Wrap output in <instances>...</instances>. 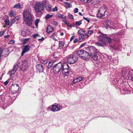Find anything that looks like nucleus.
Segmentation results:
<instances>
[{
    "instance_id": "1",
    "label": "nucleus",
    "mask_w": 133,
    "mask_h": 133,
    "mask_svg": "<svg viewBox=\"0 0 133 133\" xmlns=\"http://www.w3.org/2000/svg\"><path fill=\"white\" fill-rule=\"evenodd\" d=\"M23 16L24 19L25 24L28 25H30L32 24L33 17V15L29 12L28 9H25L23 11Z\"/></svg>"
},
{
    "instance_id": "2",
    "label": "nucleus",
    "mask_w": 133,
    "mask_h": 133,
    "mask_svg": "<svg viewBox=\"0 0 133 133\" xmlns=\"http://www.w3.org/2000/svg\"><path fill=\"white\" fill-rule=\"evenodd\" d=\"M85 50L90 54V57L96 61L97 60L98 57L97 55V49L95 47L90 45L86 48Z\"/></svg>"
},
{
    "instance_id": "3",
    "label": "nucleus",
    "mask_w": 133,
    "mask_h": 133,
    "mask_svg": "<svg viewBox=\"0 0 133 133\" xmlns=\"http://www.w3.org/2000/svg\"><path fill=\"white\" fill-rule=\"evenodd\" d=\"M76 52V53L82 59L86 61L89 59L90 56L89 53L86 51L83 50H80Z\"/></svg>"
},
{
    "instance_id": "4",
    "label": "nucleus",
    "mask_w": 133,
    "mask_h": 133,
    "mask_svg": "<svg viewBox=\"0 0 133 133\" xmlns=\"http://www.w3.org/2000/svg\"><path fill=\"white\" fill-rule=\"evenodd\" d=\"M61 66L62 76L64 77L68 76L69 73V69L67 63H61Z\"/></svg>"
},
{
    "instance_id": "5",
    "label": "nucleus",
    "mask_w": 133,
    "mask_h": 133,
    "mask_svg": "<svg viewBox=\"0 0 133 133\" xmlns=\"http://www.w3.org/2000/svg\"><path fill=\"white\" fill-rule=\"evenodd\" d=\"M115 38L114 37V38H111L109 37H107L104 40L107 43L109 44V47H110L111 49H115V46L114 42H116L117 40L115 39Z\"/></svg>"
},
{
    "instance_id": "6",
    "label": "nucleus",
    "mask_w": 133,
    "mask_h": 133,
    "mask_svg": "<svg viewBox=\"0 0 133 133\" xmlns=\"http://www.w3.org/2000/svg\"><path fill=\"white\" fill-rule=\"evenodd\" d=\"M34 8L36 12L39 13L41 14L44 9V4L43 2L37 3L35 4Z\"/></svg>"
},
{
    "instance_id": "7",
    "label": "nucleus",
    "mask_w": 133,
    "mask_h": 133,
    "mask_svg": "<svg viewBox=\"0 0 133 133\" xmlns=\"http://www.w3.org/2000/svg\"><path fill=\"white\" fill-rule=\"evenodd\" d=\"M104 27L107 29L108 28L111 29H115L116 28V27L114 25L112 22L108 19L104 21Z\"/></svg>"
},
{
    "instance_id": "8",
    "label": "nucleus",
    "mask_w": 133,
    "mask_h": 133,
    "mask_svg": "<svg viewBox=\"0 0 133 133\" xmlns=\"http://www.w3.org/2000/svg\"><path fill=\"white\" fill-rule=\"evenodd\" d=\"M78 58L77 57L76 55H69L67 58V62L70 64H73L77 61Z\"/></svg>"
},
{
    "instance_id": "9",
    "label": "nucleus",
    "mask_w": 133,
    "mask_h": 133,
    "mask_svg": "<svg viewBox=\"0 0 133 133\" xmlns=\"http://www.w3.org/2000/svg\"><path fill=\"white\" fill-rule=\"evenodd\" d=\"M48 108L52 112H55L62 109V107L60 104H58L57 105H53L49 106Z\"/></svg>"
},
{
    "instance_id": "10",
    "label": "nucleus",
    "mask_w": 133,
    "mask_h": 133,
    "mask_svg": "<svg viewBox=\"0 0 133 133\" xmlns=\"http://www.w3.org/2000/svg\"><path fill=\"white\" fill-rule=\"evenodd\" d=\"M61 63H59L52 67L54 72L56 74H58L61 70Z\"/></svg>"
},
{
    "instance_id": "11",
    "label": "nucleus",
    "mask_w": 133,
    "mask_h": 133,
    "mask_svg": "<svg viewBox=\"0 0 133 133\" xmlns=\"http://www.w3.org/2000/svg\"><path fill=\"white\" fill-rule=\"evenodd\" d=\"M19 87L17 84H12L10 88V90L12 93H18V89Z\"/></svg>"
},
{
    "instance_id": "12",
    "label": "nucleus",
    "mask_w": 133,
    "mask_h": 133,
    "mask_svg": "<svg viewBox=\"0 0 133 133\" xmlns=\"http://www.w3.org/2000/svg\"><path fill=\"white\" fill-rule=\"evenodd\" d=\"M28 61L27 59H25L23 61L22 66L21 67V70L23 71L26 70L28 68Z\"/></svg>"
},
{
    "instance_id": "13",
    "label": "nucleus",
    "mask_w": 133,
    "mask_h": 133,
    "mask_svg": "<svg viewBox=\"0 0 133 133\" xmlns=\"http://www.w3.org/2000/svg\"><path fill=\"white\" fill-rule=\"evenodd\" d=\"M95 44L96 45L99 46L103 47L106 45L105 41L103 39L100 38L99 39V42L96 43Z\"/></svg>"
},
{
    "instance_id": "14",
    "label": "nucleus",
    "mask_w": 133,
    "mask_h": 133,
    "mask_svg": "<svg viewBox=\"0 0 133 133\" xmlns=\"http://www.w3.org/2000/svg\"><path fill=\"white\" fill-rule=\"evenodd\" d=\"M23 48L21 53V56L23 55L26 52H28L29 50L30 47L29 45H26L25 46H23Z\"/></svg>"
},
{
    "instance_id": "15",
    "label": "nucleus",
    "mask_w": 133,
    "mask_h": 133,
    "mask_svg": "<svg viewBox=\"0 0 133 133\" xmlns=\"http://www.w3.org/2000/svg\"><path fill=\"white\" fill-rule=\"evenodd\" d=\"M36 69L37 71L39 72H43L44 70L43 66L41 64H38L36 66Z\"/></svg>"
},
{
    "instance_id": "16",
    "label": "nucleus",
    "mask_w": 133,
    "mask_h": 133,
    "mask_svg": "<svg viewBox=\"0 0 133 133\" xmlns=\"http://www.w3.org/2000/svg\"><path fill=\"white\" fill-rule=\"evenodd\" d=\"M84 78L81 76H78L75 78H74L72 81V83L75 84L76 83L79 82L83 80Z\"/></svg>"
},
{
    "instance_id": "17",
    "label": "nucleus",
    "mask_w": 133,
    "mask_h": 133,
    "mask_svg": "<svg viewBox=\"0 0 133 133\" xmlns=\"http://www.w3.org/2000/svg\"><path fill=\"white\" fill-rule=\"evenodd\" d=\"M19 63H18L16 65H14L13 70L11 71V72L12 74H14L18 68V64L19 65Z\"/></svg>"
},
{
    "instance_id": "18",
    "label": "nucleus",
    "mask_w": 133,
    "mask_h": 133,
    "mask_svg": "<svg viewBox=\"0 0 133 133\" xmlns=\"http://www.w3.org/2000/svg\"><path fill=\"white\" fill-rule=\"evenodd\" d=\"M97 15V17L100 18L104 16L105 13L102 11H100V10H98Z\"/></svg>"
},
{
    "instance_id": "19",
    "label": "nucleus",
    "mask_w": 133,
    "mask_h": 133,
    "mask_svg": "<svg viewBox=\"0 0 133 133\" xmlns=\"http://www.w3.org/2000/svg\"><path fill=\"white\" fill-rule=\"evenodd\" d=\"M133 71H130L128 76V79L133 81Z\"/></svg>"
},
{
    "instance_id": "20",
    "label": "nucleus",
    "mask_w": 133,
    "mask_h": 133,
    "mask_svg": "<svg viewBox=\"0 0 133 133\" xmlns=\"http://www.w3.org/2000/svg\"><path fill=\"white\" fill-rule=\"evenodd\" d=\"M107 9V7L105 5H104L103 6L101 7L99 9L100 10V11H102L103 12L105 13Z\"/></svg>"
},
{
    "instance_id": "21",
    "label": "nucleus",
    "mask_w": 133,
    "mask_h": 133,
    "mask_svg": "<svg viewBox=\"0 0 133 133\" xmlns=\"http://www.w3.org/2000/svg\"><path fill=\"white\" fill-rule=\"evenodd\" d=\"M53 30V29L52 27L50 26H48L46 30V31L48 33H49L52 32Z\"/></svg>"
},
{
    "instance_id": "22",
    "label": "nucleus",
    "mask_w": 133,
    "mask_h": 133,
    "mask_svg": "<svg viewBox=\"0 0 133 133\" xmlns=\"http://www.w3.org/2000/svg\"><path fill=\"white\" fill-rule=\"evenodd\" d=\"M55 62V61L54 60H52L50 61L48 63L47 66V68H50L53 65V64Z\"/></svg>"
},
{
    "instance_id": "23",
    "label": "nucleus",
    "mask_w": 133,
    "mask_h": 133,
    "mask_svg": "<svg viewBox=\"0 0 133 133\" xmlns=\"http://www.w3.org/2000/svg\"><path fill=\"white\" fill-rule=\"evenodd\" d=\"M13 8H16L17 9H20L23 8L21 7V5L20 3H18L15 4Z\"/></svg>"
},
{
    "instance_id": "24",
    "label": "nucleus",
    "mask_w": 133,
    "mask_h": 133,
    "mask_svg": "<svg viewBox=\"0 0 133 133\" xmlns=\"http://www.w3.org/2000/svg\"><path fill=\"white\" fill-rule=\"evenodd\" d=\"M56 16L59 18L61 19H62L66 17V16L60 14L59 13L57 14L56 15Z\"/></svg>"
},
{
    "instance_id": "25",
    "label": "nucleus",
    "mask_w": 133,
    "mask_h": 133,
    "mask_svg": "<svg viewBox=\"0 0 133 133\" xmlns=\"http://www.w3.org/2000/svg\"><path fill=\"white\" fill-rule=\"evenodd\" d=\"M79 41L80 42L83 41L84 39L85 38L84 34H82V35H79Z\"/></svg>"
},
{
    "instance_id": "26",
    "label": "nucleus",
    "mask_w": 133,
    "mask_h": 133,
    "mask_svg": "<svg viewBox=\"0 0 133 133\" xmlns=\"http://www.w3.org/2000/svg\"><path fill=\"white\" fill-rule=\"evenodd\" d=\"M64 3L66 5V7L68 8H70L72 7V4L70 2H64Z\"/></svg>"
},
{
    "instance_id": "27",
    "label": "nucleus",
    "mask_w": 133,
    "mask_h": 133,
    "mask_svg": "<svg viewBox=\"0 0 133 133\" xmlns=\"http://www.w3.org/2000/svg\"><path fill=\"white\" fill-rule=\"evenodd\" d=\"M85 32H86L85 31L81 29H80L78 31L77 33L79 35L83 34V33H85Z\"/></svg>"
},
{
    "instance_id": "28",
    "label": "nucleus",
    "mask_w": 133,
    "mask_h": 133,
    "mask_svg": "<svg viewBox=\"0 0 133 133\" xmlns=\"http://www.w3.org/2000/svg\"><path fill=\"white\" fill-rule=\"evenodd\" d=\"M64 45V43L62 41H59V47L63 48Z\"/></svg>"
},
{
    "instance_id": "29",
    "label": "nucleus",
    "mask_w": 133,
    "mask_h": 133,
    "mask_svg": "<svg viewBox=\"0 0 133 133\" xmlns=\"http://www.w3.org/2000/svg\"><path fill=\"white\" fill-rule=\"evenodd\" d=\"M46 10L48 11H52L51 6V5L47 6L46 8Z\"/></svg>"
},
{
    "instance_id": "30",
    "label": "nucleus",
    "mask_w": 133,
    "mask_h": 133,
    "mask_svg": "<svg viewBox=\"0 0 133 133\" xmlns=\"http://www.w3.org/2000/svg\"><path fill=\"white\" fill-rule=\"evenodd\" d=\"M9 16L10 17H12L14 16L15 15L14 12L12 11H10L9 12Z\"/></svg>"
},
{
    "instance_id": "31",
    "label": "nucleus",
    "mask_w": 133,
    "mask_h": 133,
    "mask_svg": "<svg viewBox=\"0 0 133 133\" xmlns=\"http://www.w3.org/2000/svg\"><path fill=\"white\" fill-rule=\"evenodd\" d=\"M53 16V15H50L49 14H47L45 17V18L46 19H48L51 18Z\"/></svg>"
},
{
    "instance_id": "32",
    "label": "nucleus",
    "mask_w": 133,
    "mask_h": 133,
    "mask_svg": "<svg viewBox=\"0 0 133 133\" xmlns=\"http://www.w3.org/2000/svg\"><path fill=\"white\" fill-rule=\"evenodd\" d=\"M102 34V35L101 36L103 38V39H102L104 41L105 39L107 37H108L107 36V35L104 34Z\"/></svg>"
},
{
    "instance_id": "33",
    "label": "nucleus",
    "mask_w": 133,
    "mask_h": 133,
    "mask_svg": "<svg viewBox=\"0 0 133 133\" xmlns=\"http://www.w3.org/2000/svg\"><path fill=\"white\" fill-rule=\"evenodd\" d=\"M4 22L5 24L7 25H9V19H6L4 21Z\"/></svg>"
},
{
    "instance_id": "34",
    "label": "nucleus",
    "mask_w": 133,
    "mask_h": 133,
    "mask_svg": "<svg viewBox=\"0 0 133 133\" xmlns=\"http://www.w3.org/2000/svg\"><path fill=\"white\" fill-rule=\"evenodd\" d=\"M41 62L43 64H45L47 63L48 62V59H42L41 60Z\"/></svg>"
},
{
    "instance_id": "35",
    "label": "nucleus",
    "mask_w": 133,
    "mask_h": 133,
    "mask_svg": "<svg viewBox=\"0 0 133 133\" xmlns=\"http://www.w3.org/2000/svg\"><path fill=\"white\" fill-rule=\"evenodd\" d=\"M128 72V70H125L122 71V74L123 75H127Z\"/></svg>"
},
{
    "instance_id": "36",
    "label": "nucleus",
    "mask_w": 133,
    "mask_h": 133,
    "mask_svg": "<svg viewBox=\"0 0 133 133\" xmlns=\"http://www.w3.org/2000/svg\"><path fill=\"white\" fill-rule=\"evenodd\" d=\"M82 21L80 20L78 21H76V26H79L82 24Z\"/></svg>"
},
{
    "instance_id": "37",
    "label": "nucleus",
    "mask_w": 133,
    "mask_h": 133,
    "mask_svg": "<svg viewBox=\"0 0 133 133\" xmlns=\"http://www.w3.org/2000/svg\"><path fill=\"white\" fill-rule=\"evenodd\" d=\"M39 19H37L35 20V24L36 27H37L38 26V23L39 22Z\"/></svg>"
},
{
    "instance_id": "38",
    "label": "nucleus",
    "mask_w": 133,
    "mask_h": 133,
    "mask_svg": "<svg viewBox=\"0 0 133 133\" xmlns=\"http://www.w3.org/2000/svg\"><path fill=\"white\" fill-rule=\"evenodd\" d=\"M68 17L70 19H74V17L73 16V15L71 14H69L68 16Z\"/></svg>"
},
{
    "instance_id": "39",
    "label": "nucleus",
    "mask_w": 133,
    "mask_h": 133,
    "mask_svg": "<svg viewBox=\"0 0 133 133\" xmlns=\"http://www.w3.org/2000/svg\"><path fill=\"white\" fill-rule=\"evenodd\" d=\"M17 93H12V92H11V94H12V97H15V98H16V97L17 96Z\"/></svg>"
},
{
    "instance_id": "40",
    "label": "nucleus",
    "mask_w": 133,
    "mask_h": 133,
    "mask_svg": "<svg viewBox=\"0 0 133 133\" xmlns=\"http://www.w3.org/2000/svg\"><path fill=\"white\" fill-rule=\"evenodd\" d=\"M39 36V35L37 34H36L33 35V37L34 38H36Z\"/></svg>"
},
{
    "instance_id": "41",
    "label": "nucleus",
    "mask_w": 133,
    "mask_h": 133,
    "mask_svg": "<svg viewBox=\"0 0 133 133\" xmlns=\"http://www.w3.org/2000/svg\"><path fill=\"white\" fill-rule=\"evenodd\" d=\"M94 30H89L88 31V33L89 34H91L93 33Z\"/></svg>"
},
{
    "instance_id": "42",
    "label": "nucleus",
    "mask_w": 133,
    "mask_h": 133,
    "mask_svg": "<svg viewBox=\"0 0 133 133\" xmlns=\"http://www.w3.org/2000/svg\"><path fill=\"white\" fill-rule=\"evenodd\" d=\"M21 35L22 36H26L25 32L24 31H22L21 32Z\"/></svg>"
},
{
    "instance_id": "43",
    "label": "nucleus",
    "mask_w": 133,
    "mask_h": 133,
    "mask_svg": "<svg viewBox=\"0 0 133 133\" xmlns=\"http://www.w3.org/2000/svg\"><path fill=\"white\" fill-rule=\"evenodd\" d=\"M29 39H30L29 38H27L25 39H24L23 41L25 43H26L29 41Z\"/></svg>"
},
{
    "instance_id": "44",
    "label": "nucleus",
    "mask_w": 133,
    "mask_h": 133,
    "mask_svg": "<svg viewBox=\"0 0 133 133\" xmlns=\"http://www.w3.org/2000/svg\"><path fill=\"white\" fill-rule=\"evenodd\" d=\"M58 10L57 7V6H55L54 9H53L52 11L53 12L55 11H57Z\"/></svg>"
},
{
    "instance_id": "45",
    "label": "nucleus",
    "mask_w": 133,
    "mask_h": 133,
    "mask_svg": "<svg viewBox=\"0 0 133 133\" xmlns=\"http://www.w3.org/2000/svg\"><path fill=\"white\" fill-rule=\"evenodd\" d=\"M78 9L77 8H76L74 9V11L75 13H77L78 12Z\"/></svg>"
},
{
    "instance_id": "46",
    "label": "nucleus",
    "mask_w": 133,
    "mask_h": 133,
    "mask_svg": "<svg viewBox=\"0 0 133 133\" xmlns=\"http://www.w3.org/2000/svg\"><path fill=\"white\" fill-rule=\"evenodd\" d=\"M63 22L65 24L67 23L66 19V17L62 19Z\"/></svg>"
},
{
    "instance_id": "47",
    "label": "nucleus",
    "mask_w": 133,
    "mask_h": 133,
    "mask_svg": "<svg viewBox=\"0 0 133 133\" xmlns=\"http://www.w3.org/2000/svg\"><path fill=\"white\" fill-rule=\"evenodd\" d=\"M5 32V31H0V37L2 36L3 35H4Z\"/></svg>"
},
{
    "instance_id": "48",
    "label": "nucleus",
    "mask_w": 133,
    "mask_h": 133,
    "mask_svg": "<svg viewBox=\"0 0 133 133\" xmlns=\"http://www.w3.org/2000/svg\"><path fill=\"white\" fill-rule=\"evenodd\" d=\"M83 19H84L85 20L87 21L88 23H89L90 22V20H89V18L88 17H83Z\"/></svg>"
},
{
    "instance_id": "49",
    "label": "nucleus",
    "mask_w": 133,
    "mask_h": 133,
    "mask_svg": "<svg viewBox=\"0 0 133 133\" xmlns=\"http://www.w3.org/2000/svg\"><path fill=\"white\" fill-rule=\"evenodd\" d=\"M67 26L69 27H72V25L70 23H67L66 24Z\"/></svg>"
},
{
    "instance_id": "50",
    "label": "nucleus",
    "mask_w": 133,
    "mask_h": 133,
    "mask_svg": "<svg viewBox=\"0 0 133 133\" xmlns=\"http://www.w3.org/2000/svg\"><path fill=\"white\" fill-rule=\"evenodd\" d=\"M9 83V81H6L5 82H4V85H7Z\"/></svg>"
},
{
    "instance_id": "51",
    "label": "nucleus",
    "mask_w": 133,
    "mask_h": 133,
    "mask_svg": "<svg viewBox=\"0 0 133 133\" xmlns=\"http://www.w3.org/2000/svg\"><path fill=\"white\" fill-rule=\"evenodd\" d=\"M86 44V43H83L80 46V48H82L83 46H84V45H85V44Z\"/></svg>"
},
{
    "instance_id": "52",
    "label": "nucleus",
    "mask_w": 133,
    "mask_h": 133,
    "mask_svg": "<svg viewBox=\"0 0 133 133\" xmlns=\"http://www.w3.org/2000/svg\"><path fill=\"white\" fill-rule=\"evenodd\" d=\"M78 41V39L77 38H76L74 40V43H76Z\"/></svg>"
},
{
    "instance_id": "53",
    "label": "nucleus",
    "mask_w": 133,
    "mask_h": 133,
    "mask_svg": "<svg viewBox=\"0 0 133 133\" xmlns=\"http://www.w3.org/2000/svg\"><path fill=\"white\" fill-rule=\"evenodd\" d=\"M15 20L14 19H12V21H11V22H12V24H13V23H15Z\"/></svg>"
},
{
    "instance_id": "54",
    "label": "nucleus",
    "mask_w": 133,
    "mask_h": 133,
    "mask_svg": "<svg viewBox=\"0 0 133 133\" xmlns=\"http://www.w3.org/2000/svg\"><path fill=\"white\" fill-rule=\"evenodd\" d=\"M10 37V35H8L6 36H4V38L5 39H6L7 38H8V37Z\"/></svg>"
},
{
    "instance_id": "55",
    "label": "nucleus",
    "mask_w": 133,
    "mask_h": 133,
    "mask_svg": "<svg viewBox=\"0 0 133 133\" xmlns=\"http://www.w3.org/2000/svg\"><path fill=\"white\" fill-rule=\"evenodd\" d=\"M15 42L14 41V40H11L10 41V43L11 44H13Z\"/></svg>"
},
{
    "instance_id": "56",
    "label": "nucleus",
    "mask_w": 133,
    "mask_h": 133,
    "mask_svg": "<svg viewBox=\"0 0 133 133\" xmlns=\"http://www.w3.org/2000/svg\"><path fill=\"white\" fill-rule=\"evenodd\" d=\"M44 40V38L43 37H42V38H41L39 39H38V40L39 41H43Z\"/></svg>"
},
{
    "instance_id": "57",
    "label": "nucleus",
    "mask_w": 133,
    "mask_h": 133,
    "mask_svg": "<svg viewBox=\"0 0 133 133\" xmlns=\"http://www.w3.org/2000/svg\"><path fill=\"white\" fill-rule=\"evenodd\" d=\"M53 23L55 25H57L58 24L57 22L55 21H54L53 22Z\"/></svg>"
},
{
    "instance_id": "58",
    "label": "nucleus",
    "mask_w": 133,
    "mask_h": 133,
    "mask_svg": "<svg viewBox=\"0 0 133 133\" xmlns=\"http://www.w3.org/2000/svg\"><path fill=\"white\" fill-rule=\"evenodd\" d=\"M52 55L55 58H56L57 57L56 56V55L55 54H52Z\"/></svg>"
},
{
    "instance_id": "59",
    "label": "nucleus",
    "mask_w": 133,
    "mask_h": 133,
    "mask_svg": "<svg viewBox=\"0 0 133 133\" xmlns=\"http://www.w3.org/2000/svg\"><path fill=\"white\" fill-rule=\"evenodd\" d=\"M74 38V36H72L70 38V41H72Z\"/></svg>"
},
{
    "instance_id": "60",
    "label": "nucleus",
    "mask_w": 133,
    "mask_h": 133,
    "mask_svg": "<svg viewBox=\"0 0 133 133\" xmlns=\"http://www.w3.org/2000/svg\"><path fill=\"white\" fill-rule=\"evenodd\" d=\"M10 74H9L10 76V77L11 78L13 77L12 75V74H12L11 72V71H10Z\"/></svg>"
},
{
    "instance_id": "61",
    "label": "nucleus",
    "mask_w": 133,
    "mask_h": 133,
    "mask_svg": "<svg viewBox=\"0 0 133 133\" xmlns=\"http://www.w3.org/2000/svg\"><path fill=\"white\" fill-rule=\"evenodd\" d=\"M78 14H79L80 15H81V16H82V14L81 12H79Z\"/></svg>"
},
{
    "instance_id": "62",
    "label": "nucleus",
    "mask_w": 133,
    "mask_h": 133,
    "mask_svg": "<svg viewBox=\"0 0 133 133\" xmlns=\"http://www.w3.org/2000/svg\"><path fill=\"white\" fill-rule=\"evenodd\" d=\"M60 35L61 36H63L64 35V33L63 32H62L60 34Z\"/></svg>"
},
{
    "instance_id": "63",
    "label": "nucleus",
    "mask_w": 133,
    "mask_h": 133,
    "mask_svg": "<svg viewBox=\"0 0 133 133\" xmlns=\"http://www.w3.org/2000/svg\"><path fill=\"white\" fill-rule=\"evenodd\" d=\"M54 37V35H51L50 36V37H51V38H52V37Z\"/></svg>"
},
{
    "instance_id": "64",
    "label": "nucleus",
    "mask_w": 133,
    "mask_h": 133,
    "mask_svg": "<svg viewBox=\"0 0 133 133\" xmlns=\"http://www.w3.org/2000/svg\"><path fill=\"white\" fill-rule=\"evenodd\" d=\"M86 36H87V38H88L89 37V35L87 34V35H86Z\"/></svg>"
}]
</instances>
